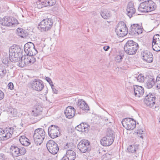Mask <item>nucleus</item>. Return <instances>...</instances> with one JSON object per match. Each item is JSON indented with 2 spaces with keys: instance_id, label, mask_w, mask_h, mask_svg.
<instances>
[{
  "instance_id": "obj_23",
  "label": "nucleus",
  "mask_w": 160,
  "mask_h": 160,
  "mask_svg": "<svg viewBox=\"0 0 160 160\" xmlns=\"http://www.w3.org/2000/svg\"><path fill=\"white\" fill-rule=\"evenodd\" d=\"M33 56L27 55L24 56V61L26 62L27 66L30 65L35 62V58Z\"/></svg>"
},
{
  "instance_id": "obj_54",
  "label": "nucleus",
  "mask_w": 160,
  "mask_h": 160,
  "mask_svg": "<svg viewBox=\"0 0 160 160\" xmlns=\"http://www.w3.org/2000/svg\"><path fill=\"white\" fill-rule=\"evenodd\" d=\"M143 133H141V134L140 135H139V136H138V137L141 138L142 139H143Z\"/></svg>"
},
{
  "instance_id": "obj_21",
  "label": "nucleus",
  "mask_w": 160,
  "mask_h": 160,
  "mask_svg": "<svg viewBox=\"0 0 160 160\" xmlns=\"http://www.w3.org/2000/svg\"><path fill=\"white\" fill-rule=\"evenodd\" d=\"M127 150L129 152L132 153L134 157L137 158L138 156V147L137 145H130L128 147Z\"/></svg>"
},
{
  "instance_id": "obj_39",
  "label": "nucleus",
  "mask_w": 160,
  "mask_h": 160,
  "mask_svg": "<svg viewBox=\"0 0 160 160\" xmlns=\"http://www.w3.org/2000/svg\"><path fill=\"white\" fill-rule=\"evenodd\" d=\"M46 7L52 6L54 5L56 2V0H45Z\"/></svg>"
},
{
  "instance_id": "obj_44",
  "label": "nucleus",
  "mask_w": 160,
  "mask_h": 160,
  "mask_svg": "<svg viewBox=\"0 0 160 160\" xmlns=\"http://www.w3.org/2000/svg\"><path fill=\"white\" fill-rule=\"evenodd\" d=\"M2 63L4 64H7L9 62L8 57H3L2 59Z\"/></svg>"
},
{
  "instance_id": "obj_35",
  "label": "nucleus",
  "mask_w": 160,
  "mask_h": 160,
  "mask_svg": "<svg viewBox=\"0 0 160 160\" xmlns=\"http://www.w3.org/2000/svg\"><path fill=\"white\" fill-rule=\"evenodd\" d=\"M101 15L103 18L107 19L110 16V12L106 9L103 10L102 11Z\"/></svg>"
},
{
  "instance_id": "obj_48",
  "label": "nucleus",
  "mask_w": 160,
  "mask_h": 160,
  "mask_svg": "<svg viewBox=\"0 0 160 160\" xmlns=\"http://www.w3.org/2000/svg\"><path fill=\"white\" fill-rule=\"evenodd\" d=\"M46 80L49 83L51 86V84H53V83L50 78H49L48 77H47L46 78Z\"/></svg>"
},
{
  "instance_id": "obj_10",
  "label": "nucleus",
  "mask_w": 160,
  "mask_h": 160,
  "mask_svg": "<svg viewBox=\"0 0 160 160\" xmlns=\"http://www.w3.org/2000/svg\"><path fill=\"white\" fill-rule=\"evenodd\" d=\"M59 129V128L57 126L52 125H51L48 130L49 136L52 138L58 137L60 134Z\"/></svg>"
},
{
  "instance_id": "obj_20",
  "label": "nucleus",
  "mask_w": 160,
  "mask_h": 160,
  "mask_svg": "<svg viewBox=\"0 0 160 160\" xmlns=\"http://www.w3.org/2000/svg\"><path fill=\"white\" fill-rule=\"evenodd\" d=\"M64 113L67 118L71 119L74 116L75 113V109L71 106H68L64 111Z\"/></svg>"
},
{
  "instance_id": "obj_50",
  "label": "nucleus",
  "mask_w": 160,
  "mask_h": 160,
  "mask_svg": "<svg viewBox=\"0 0 160 160\" xmlns=\"http://www.w3.org/2000/svg\"><path fill=\"white\" fill-rule=\"evenodd\" d=\"M137 134L138 136H139L141 134V133H143V131L142 130H138L137 131Z\"/></svg>"
},
{
  "instance_id": "obj_51",
  "label": "nucleus",
  "mask_w": 160,
  "mask_h": 160,
  "mask_svg": "<svg viewBox=\"0 0 160 160\" xmlns=\"http://www.w3.org/2000/svg\"><path fill=\"white\" fill-rule=\"evenodd\" d=\"M103 49L105 51H107L109 49L110 47L109 46H105L103 47Z\"/></svg>"
},
{
  "instance_id": "obj_11",
  "label": "nucleus",
  "mask_w": 160,
  "mask_h": 160,
  "mask_svg": "<svg viewBox=\"0 0 160 160\" xmlns=\"http://www.w3.org/2000/svg\"><path fill=\"white\" fill-rule=\"evenodd\" d=\"M10 151L12 155L14 157H18L23 155L26 152V149L25 148H19L14 146H11Z\"/></svg>"
},
{
  "instance_id": "obj_33",
  "label": "nucleus",
  "mask_w": 160,
  "mask_h": 160,
  "mask_svg": "<svg viewBox=\"0 0 160 160\" xmlns=\"http://www.w3.org/2000/svg\"><path fill=\"white\" fill-rule=\"evenodd\" d=\"M155 82L153 78H150L148 79L145 83V87L148 88H152L154 85Z\"/></svg>"
},
{
  "instance_id": "obj_55",
  "label": "nucleus",
  "mask_w": 160,
  "mask_h": 160,
  "mask_svg": "<svg viewBox=\"0 0 160 160\" xmlns=\"http://www.w3.org/2000/svg\"><path fill=\"white\" fill-rule=\"evenodd\" d=\"M40 45H41V46H42V43H40Z\"/></svg>"
},
{
  "instance_id": "obj_30",
  "label": "nucleus",
  "mask_w": 160,
  "mask_h": 160,
  "mask_svg": "<svg viewBox=\"0 0 160 160\" xmlns=\"http://www.w3.org/2000/svg\"><path fill=\"white\" fill-rule=\"evenodd\" d=\"M19 140L21 144L24 146H28L30 144L29 140L25 136H21Z\"/></svg>"
},
{
  "instance_id": "obj_6",
  "label": "nucleus",
  "mask_w": 160,
  "mask_h": 160,
  "mask_svg": "<svg viewBox=\"0 0 160 160\" xmlns=\"http://www.w3.org/2000/svg\"><path fill=\"white\" fill-rule=\"evenodd\" d=\"M0 24L5 26H11L18 24V20L12 17L5 16L0 19Z\"/></svg>"
},
{
  "instance_id": "obj_8",
  "label": "nucleus",
  "mask_w": 160,
  "mask_h": 160,
  "mask_svg": "<svg viewBox=\"0 0 160 160\" xmlns=\"http://www.w3.org/2000/svg\"><path fill=\"white\" fill-rule=\"evenodd\" d=\"M122 123L123 126L128 130H132L136 127V121L130 118H127L123 119Z\"/></svg>"
},
{
  "instance_id": "obj_12",
  "label": "nucleus",
  "mask_w": 160,
  "mask_h": 160,
  "mask_svg": "<svg viewBox=\"0 0 160 160\" xmlns=\"http://www.w3.org/2000/svg\"><path fill=\"white\" fill-rule=\"evenodd\" d=\"M47 147L49 152L53 154H56L59 150L58 144L53 140H49L47 142Z\"/></svg>"
},
{
  "instance_id": "obj_40",
  "label": "nucleus",
  "mask_w": 160,
  "mask_h": 160,
  "mask_svg": "<svg viewBox=\"0 0 160 160\" xmlns=\"http://www.w3.org/2000/svg\"><path fill=\"white\" fill-rule=\"evenodd\" d=\"M136 79L140 82H143L145 79L144 77L142 74H140L137 77H135Z\"/></svg>"
},
{
  "instance_id": "obj_36",
  "label": "nucleus",
  "mask_w": 160,
  "mask_h": 160,
  "mask_svg": "<svg viewBox=\"0 0 160 160\" xmlns=\"http://www.w3.org/2000/svg\"><path fill=\"white\" fill-rule=\"evenodd\" d=\"M17 33L22 38H24L26 35V34L24 32L23 29L20 28H18L17 29Z\"/></svg>"
},
{
  "instance_id": "obj_52",
  "label": "nucleus",
  "mask_w": 160,
  "mask_h": 160,
  "mask_svg": "<svg viewBox=\"0 0 160 160\" xmlns=\"http://www.w3.org/2000/svg\"><path fill=\"white\" fill-rule=\"evenodd\" d=\"M70 144H68L67 143L64 146V149H67L69 148V147L70 146Z\"/></svg>"
},
{
  "instance_id": "obj_27",
  "label": "nucleus",
  "mask_w": 160,
  "mask_h": 160,
  "mask_svg": "<svg viewBox=\"0 0 160 160\" xmlns=\"http://www.w3.org/2000/svg\"><path fill=\"white\" fill-rule=\"evenodd\" d=\"M22 55L9 53V60L12 62H16L19 61Z\"/></svg>"
},
{
  "instance_id": "obj_38",
  "label": "nucleus",
  "mask_w": 160,
  "mask_h": 160,
  "mask_svg": "<svg viewBox=\"0 0 160 160\" xmlns=\"http://www.w3.org/2000/svg\"><path fill=\"white\" fill-rule=\"evenodd\" d=\"M8 112L13 117H16L18 116V112L17 110L13 108H9Z\"/></svg>"
},
{
  "instance_id": "obj_17",
  "label": "nucleus",
  "mask_w": 160,
  "mask_h": 160,
  "mask_svg": "<svg viewBox=\"0 0 160 160\" xmlns=\"http://www.w3.org/2000/svg\"><path fill=\"white\" fill-rule=\"evenodd\" d=\"M152 46L153 50L160 51V35L157 34L153 36Z\"/></svg>"
},
{
  "instance_id": "obj_53",
  "label": "nucleus",
  "mask_w": 160,
  "mask_h": 160,
  "mask_svg": "<svg viewBox=\"0 0 160 160\" xmlns=\"http://www.w3.org/2000/svg\"><path fill=\"white\" fill-rule=\"evenodd\" d=\"M61 160H69L65 156H64Z\"/></svg>"
},
{
  "instance_id": "obj_16",
  "label": "nucleus",
  "mask_w": 160,
  "mask_h": 160,
  "mask_svg": "<svg viewBox=\"0 0 160 160\" xmlns=\"http://www.w3.org/2000/svg\"><path fill=\"white\" fill-rule=\"evenodd\" d=\"M141 56L142 59L148 63L153 61V56L152 53L147 50H143L141 52Z\"/></svg>"
},
{
  "instance_id": "obj_1",
  "label": "nucleus",
  "mask_w": 160,
  "mask_h": 160,
  "mask_svg": "<svg viewBox=\"0 0 160 160\" xmlns=\"http://www.w3.org/2000/svg\"><path fill=\"white\" fill-rule=\"evenodd\" d=\"M138 48V44L132 40H128L125 44L124 49L125 52L130 55L135 54Z\"/></svg>"
},
{
  "instance_id": "obj_28",
  "label": "nucleus",
  "mask_w": 160,
  "mask_h": 160,
  "mask_svg": "<svg viewBox=\"0 0 160 160\" xmlns=\"http://www.w3.org/2000/svg\"><path fill=\"white\" fill-rule=\"evenodd\" d=\"M76 153L73 150H68L67 151L65 156L69 160H74L76 158Z\"/></svg>"
},
{
  "instance_id": "obj_32",
  "label": "nucleus",
  "mask_w": 160,
  "mask_h": 160,
  "mask_svg": "<svg viewBox=\"0 0 160 160\" xmlns=\"http://www.w3.org/2000/svg\"><path fill=\"white\" fill-rule=\"evenodd\" d=\"M42 107L39 105H36L35 106L33 110L32 111V112L35 116H37L40 114L42 110Z\"/></svg>"
},
{
  "instance_id": "obj_37",
  "label": "nucleus",
  "mask_w": 160,
  "mask_h": 160,
  "mask_svg": "<svg viewBox=\"0 0 160 160\" xmlns=\"http://www.w3.org/2000/svg\"><path fill=\"white\" fill-rule=\"evenodd\" d=\"M7 73V71L4 66H0V78H3Z\"/></svg>"
},
{
  "instance_id": "obj_15",
  "label": "nucleus",
  "mask_w": 160,
  "mask_h": 160,
  "mask_svg": "<svg viewBox=\"0 0 160 160\" xmlns=\"http://www.w3.org/2000/svg\"><path fill=\"white\" fill-rule=\"evenodd\" d=\"M144 92L143 88L141 86L135 85L132 88V93L135 97L139 98L141 97Z\"/></svg>"
},
{
  "instance_id": "obj_46",
  "label": "nucleus",
  "mask_w": 160,
  "mask_h": 160,
  "mask_svg": "<svg viewBox=\"0 0 160 160\" xmlns=\"http://www.w3.org/2000/svg\"><path fill=\"white\" fill-rule=\"evenodd\" d=\"M51 87L52 89L53 92L57 94L58 92V91L54 88V86L53 84H51Z\"/></svg>"
},
{
  "instance_id": "obj_31",
  "label": "nucleus",
  "mask_w": 160,
  "mask_h": 160,
  "mask_svg": "<svg viewBox=\"0 0 160 160\" xmlns=\"http://www.w3.org/2000/svg\"><path fill=\"white\" fill-rule=\"evenodd\" d=\"M147 0L141 3L138 7V10L141 12H145L147 8Z\"/></svg>"
},
{
  "instance_id": "obj_22",
  "label": "nucleus",
  "mask_w": 160,
  "mask_h": 160,
  "mask_svg": "<svg viewBox=\"0 0 160 160\" xmlns=\"http://www.w3.org/2000/svg\"><path fill=\"white\" fill-rule=\"evenodd\" d=\"M127 11V15L131 18L132 16L135 13L136 10L134 7V5L133 3H129L128 5Z\"/></svg>"
},
{
  "instance_id": "obj_25",
  "label": "nucleus",
  "mask_w": 160,
  "mask_h": 160,
  "mask_svg": "<svg viewBox=\"0 0 160 160\" xmlns=\"http://www.w3.org/2000/svg\"><path fill=\"white\" fill-rule=\"evenodd\" d=\"M147 8L146 12H150L153 11L156 8V4L152 1L151 0H147Z\"/></svg>"
},
{
  "instance_id": "obj_14",
  "label": "nucleus",
  "mask_w": 160,
  "mask_h": 160,
  "mask_svg": "<svg viewBox=\"0 0 160 160\" xmlns=\"http://www.w3.org/2000/svg\"><path fill=\"white\" fill-rule=\"evenodd\" d=\"M31 87L34 90L41 91L44 87L42 81L39 79H35L31 83Z\"/></svg>"
},
{
  "instance_id": "obj_42",
  "label": "nucleus",
  "mask_w": 160,
  "mask_h": 160,
  "mask_svg": "<svg viewBox=\"0 0 160 160\" xmlns=\"http://www.w3.org/2000/svg\"><path fill=\"white\" fill-rule=\"evenodd\" d=\"M156 83L157 88L158 89H160V74H159L156 78Z\"/></svg>"
},
{
  "instance_id": "obj_29",
  "label": "nucleus",
  "mask_w": 160,
  "mask_h": 160,
  "mask_svg": "<svg viewBox=\"0 0 160 160\" xmlns=\"http://www.w3.org/2000/svg\"><path fill=\"white\" fill-rule=\"evenodd\" d=\"M21 49L19 46L15 45L11 47L9 50V53L22 55L21 52Z\"/></svg>"
},
{
  "instance_id": "obj_26",
  "label": "nucleus",
  "mask_w": 160,
  "mask_h": 160,
  "mask_svg": "<svg viewBox=\"0 0 160 160\" xmlns=\"http://www.w3.org/2000/svg\"><path fill=\"white\" fill-rule=\"evenodd\" d=\"M78 106L81 109L83 110H88L89 107L85 102L82 99H79L78 103Z\"/></svg>"
},
{
  "instance_id": "obj_3",
  "label": "nucleus",
  "mask_w": 160,
  "mask_h": 160,
  "mask_svg": "<svg viewBox=\"0 0 160 160\" xmlns=\"http://www.w3.org/2000/svg\"><path fill=\"white\" fill-rule=\"evenodd\" d=\"M114 132L113 131L110 130H108L107 132L106 135L101 140V144L104 146L111 145L114 140Z\"/></svg>"
},
{
  "instance_id": "obj_24",
  "label": "nucleus",
  "mask_w": 160,
  "mask_h": 160,
  "mask_svg": "<svg viewBox=\"0 0 160 160\" xmlns=\"http://www.w3.org/2000/svg\"><path fill=\"white\" fill-rule=\"evenodd\" d=\"M89 126L86 123H82L77 126L75 129L77 130L82 132H86L88 131Z\"/></svg>"
},
{
  "instance_id": "obj_18",
  "label": "nucleus",
  "mask_w": 160,
  "mask_h": 160,
  "mask_svg": "<svg viewBox=\"0 0 160 160\" xmlns=\"http://www.w3.org/2000/svg\"><path fill=\"white\" fill-rule=\"evenodd\" d=\"M156 97L154 95L149 94L147 95L144 102L148 106L152 107L155 104Z\"/></svg>"
},
{
  "instance_id": "obj_47",
  "label": "nucleus",
  "mask_w": 160,
  "mask_h": 160,
  "mask_svg": "<svg viewBox=\"0 0 160 160\" xmlns=\"http://www.w3.org/2000/svg\"><path fill=\"white\" fill-rule=\"evenodd\" d=\"M0 160H6V156L3 153H0Z\"/></svg>"
},
{
  "instance_id": "obj_5",
  "label": "nucleus",
  "mask_w": 160,
  "mask_h": 160,
  "mask_svg": "<svg viewBox=\"0 0 160 160\" xmlns=\"http://www.w3.org/2000/svg\"><path fill=\"white\" fill-rule=\"evenodd\" d=\"M15 132L14 129L12 128L4 130L0 128V140H4L11 138L12 136L14 137L13 134Z\"/></svg>"
},
{
  "instance_id": "obj_45",
  "label": "nucleus",
  "mask_w": 160,
  "mask_h": 160,
  "mask_svg": "<svg viewBox=\"0 0 160 160\" xmlns=\"http://www.w3.org/2000/svg\"><path fill=\"white\" fill-rule=\"evenodd\" d=\"M8 88L11 90H13L14 89V85L12 83L9 82L8 85Z\"/></svg>"
},
{
  "instance_id": "obj_43",
  "label": "nucleus",
  "mask_w": 160,
  "mask_h": 160,
  "mask_svg": "<svg viewBox=\"0 0 160 160\" xmlns=\"http://www.w3.org/2000/svg\"><path fill=\"white\" fill-rule=\"evenodd\" d=\"M122 55H117L115 57V61L116 62H121L122 59Z\"/></svg>"
},
{
  "instance_id": "obj_13",
  "label": "nucleus",
  "mask_w": 160,
  "mask_h": 160,
  "mask_svg": "<svg viewBox=\"0 0 160 160\" xmlns=\"http://www.w3.org/2000/svg\"><path fill=\"white\" fill-rule=\"evenodd\" d=\"M89 144V142L88 140H82L78 144V147L81 152L85 153L90 151Z\"/></svg>"
},
{
  "instance_id": "obj_49",
  "label": "nucleus",
  "mask_w": 160,
  "mask_h": 160,
  "mask_svg": "<svg viewBox=\"0 0 160 160\" xmlns=\"http://www.w3.org/2000/svg\"><path fill=\"white\" fill-rule=\"evenodd\" d=\"M4 96L3 92L0 90V100L4 98Z\"/></svg>"
},
{
  "instance_id": "obj_41",
  "label": "nucleus",
  "mask_w": 160,
  "mask_h": 160,
  "mask_svg": "<svg viewBox=\"0 0 160 160\" xmlns=\"http://www.w3.org/2000/svg\"><path fill=\"white\" fill-rule=\"evenodd\" d=\"M23 57H21L20 58L21 61H19V66L20 67H23L25 65H26V64L24 61V58L23 57Z\"/></svg>"
},
{
  "instance_id": "obj_19",
  "label": "nucleus",
  "mask_w": 160,
  "mask_h": 160,
  "mask_svg": "<svg viewBox=\"0 0 160 160\" xmlns=\"http://www.w3.org/2000/svg\"><path fill=\"white\" fill-rule=\"evenodd\" d=\"M129 30L131 33L135 34H139L142 32L141 27L140 25L137 24L132 25L130 28Z\"/></svg>"
},
{
  "instance_id": "obj_4",
  "label": "nucleus",
  "mask_w": 160,
  "mask_h": 160,
  "mask_svg": "<svg viewBox=\"0 0 160 160\" xmlns=\"http://www.w3.org/2000/svg\"><path fill=\"white\" fill-rule=\"evenodd\" d=\"M53 24V20L50 18L44 19L38 24V28L41 31H46L49 30Z\"/></svg>"
},
{
  "instance_id": "obj_2",
  "label": "nucleus",
  "mask_w": 160,
  "mask_h": 160,
  "mask_svg": "<svg viewBox=\"0 0 160 160\" xmlns=\"http://www.w3.org/2000/svg\"><path fill=\"white\" fill-rule=\"evenodd\" d=\"M34 141L37 145H40L44 140L45 137V133L43 129L41 128L36 129L33 134Z\"/></svg>"
},
{
  "instance_id": "obj_7",
  "label": "nucleus",
  "mask_w": 160,
  "mask_h": 160,
  "mask_svg": "<svg viewBox=\"0 0 160 160\" xmlns=\"http://www.w3.org/2000/svg\"><path fill=\"white\" fill-rule=\"evenodd\" d=\"M116 32L118 36L123 37L126 35L128 32V28L125 23L123 22H120L116 29Z\"/></svg>"
},
{
  "instance_id": "obj_9",
  "label": "nucleus",
  "mask_w": 160,
  "mask_h": 160,
  "mask_svg": "<svg viewBox=\"0 0 160 160\" xmlns=\"http://www.w3.org/2000/svg\"><path fill=\"white\" fill-rule=\"evenodd\" d=\"M24 50L27 55L34 56L38 52L37 50L35 48L34 44L31 42H29L25 44L24 46Z\"/></svg>"
},
{
  "instance_id": "obj_34",
  "label": "nucleus",
  "mask_w": 160,
  "mask_h": 160,
  "mask_svg": "<svg viewBox=\"0 0 160 160\" xmlns=\"http://www.w3.org/2000/svg\"><path fill=\"white\" fill-rule=\"evenodd\" d=\"M45 2V0H40L37 1L35 5V7L40 9L46 7Z\"/></svg>"
}]
</instances>
